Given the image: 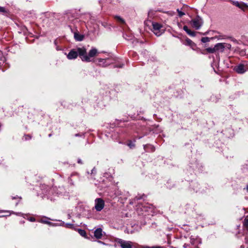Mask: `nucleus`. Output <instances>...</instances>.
I'll return each instance as SVG.
<instances>
[{
    "mask_svg": "<svg viewBox=\"0 0 248 248\" xmlns=\"http://www.w3.org/2000/svg\"><path fill=\"white\" fill-rule=\"evenodd\" d=\"M98 53V51L95 47H92L87 53V49L85 47H77L71 49L67 55L69 60L76 59L79 56L82 61L85 62H92V59Z\"/></svg>",
    "mask_w": 248,
    "mask_h": 248,
    "instance_id": "1",
    "label": "nucleus"
},
{
    "mask_svg": "<svg viewBox=\"0 0 248 248\" xmlns=\"http://www.w3.org/2000/svg\"><path fill=\"white\" fill-rule=\"evenodd\" d=\"M40 187L41 192L39 193V195L42 198H46L51 201L56 200L59 196L62 195L65 190L63 186L51 187L45 184H41Z\"/></svg>",
    "mask_w": 248,
    "mask_h": 248,
    "instance_id": "2",
    "label": "nucleus"
},
{
    "mask_svg": "<svg viewBox=\"0 0 248 248\" xmlns=\"http://www.w3.org/2000/svg\"><path fill=\"white\" fill-rule=\"evenodd\" d=\"M152 25L153 26L152 31L157 36H160L164 32L163 26L160 24L153 22Z\"/></svg>",
    "mask_w": 248,
    "mask_h": 248,
    "instance_id": "3",
    "label": "nucleus"
},
{
    "mask_svg": "<svg viewBox=\"0 0 248 248\" xmlns=\"http://www.w3.org/2000/svg\"><path fill=\"white\" fill-rule=\"evenodd\" d=\"M190 23L193 28L196 30H199L202 26L203 21L200 16H197L195 18L191 20Z\"/></svg>",
    "mask_w": 248,
    "mask_h": 248,
    "instance_id": "4",
    "label": "nucleus"
},
{
    "mask_svg": "<svg viewBox=\"0 0 248 248\" xmlns=\"http://www.w3.org/2000/svg\"><path fill=\"white\" fill-rule=\"evenodd\" d=\"M233 70L238 74H243L248 70L247 64L241 63L235 66Z\"/></svg>",
    "mask_w": 248,
    "mask_h": 248,
    "instance_id": "5",
    "label": "nucleus"
},
{
    "mask_svg": "<svg viewBox=\"0 0 248 248\" xmlns=\"http://www.w3.org/2000/svg\"><path fill=\"white\" fill-rule=\"evenodd\" d=\"M105 202L101 198H97L94 200V209L97 212L101 211L104 207Z\"/></svg>",
    "mask_w": 248,
    "mask_h": 248,
    "instance_id": "6",
    "label": "nucleus"
},
{
    "mask_svg": "<svg viewBox=\"0 0 248 248\" xmlns=\"http://www.w3.org/2000/svg\"><path fill=\"white\" fill-rule=\"evenodd\" d=\"M98 64L102 67H106L112 63V60L110 58L101 59L99 58L96 60Z\"/></svg>",
    "mask_w": 248,
    "mask_h": 248,
    "instance_id": "7",
    "label": "nucleus"
},
{
    "mask_svg": "<svg viewBox=\"0 0 248 248\" xmlns=\"http://www.w3.org/2000/svg\"><path fill=\"white\" fill-rule=\"evenodd\" d=\"M117 242L120 245L121 248H132V243L131 241L119 239Z\"/></svg>",
    "mask_w": 248,
    "mask_h": 248,
    "instance_id": "8",
    "label": "nucleus"
},
{
    "mask_svg": "<svg viewBox=\"0 0 248 248\" xmlns=\"http://www.w3.org/2000/svg\"><path fill=\"white\" fill-rule=\"evenodd\" d=\"M140 207L143 212H147L148 214L152 213L153 210V206L149 204L141 205V207L140 206ZM142 214H144V213H142Z\"/></svg>",
    "mask_w": 248,
    "mask_h": 248,
    "instance_id": "9",
    "label": "nucleus"
},
{
    "mask_svg": "<svg viewBox=\"0 0 248 248\" xmlns=\"http://www.w3.org/2000/svg\"><path fill=\"white\" fill-rule=\"evenodd\" d=\"M225 44L224 43H217L215 46V49L216 51V53H222L224 51L225 48Z\"/></svg>",
    "mask_w": 248,
    "mask_h": 248,
    "instance_id": "10",
    "label": "nucleus"
},
{
    "mask_svg": "<svg viewBox=\"0 0 248 248\" xmlns=\"http://www.w3.org/2000/svg\"><path fill=\"white\" fill-rule=\"evenodd\" d=\"M190 188L193 192H198L200 190V184L197 182H192L190 185Z\"/></svg>",
    "mask_w": 248,
    "mask_h": 248,
    "instance_id": "11",
    "label": "nucleus"
},
{
    "mask_svg": "<svg viewBox=\"0 0 248 248\" xmlns=\"http://www.w3.org/2000/svg\"><path fill=\"white\" fill-rule=\"evenodd\" d=\"M94 235L97 239H100L102 236V230L100 228L96 229L94 232Z\"/></svg>",
    "mask_w": 248,
    "mask_h": 248,
    "instance_id": "12",
    "label": "nucleus"
},
{
    "mask_svg": "<svg viewBox=\"0 0 248 248\" xmlns=\"http://www.w3.org/2000/svg\"><path fill=\"white\" fill-rule=\"evenodd\" d=\"M144 149L147 152H153L155 150V148L152 145L147 144L144 146Z\"/></svg>",
    "mask_w": 248,
    "mask_h": 248,
    "instance_id": "13",
    "label": "nucleus"
},
{
    "mask_svg": "<svg viewBox=\"0 0 248 248\" xmlns=\"http://www.w3.org/2000/svg\"><path fill=\"white\" fill-rule=\"evenodd\" d=\"M183 29L189 35L191 36H196V32L189 30L186 26H184Z\"/></svg>",
    "mask_w": 248,
    "mask_h": 248,
    "instance_id": "14",
    "label": "nucleus"
},
{
    "mask_svg": "<svg viewBox=\"0 0 248 248\" xmlns=\"http://www.w3.org/2000/svg\"><path fill=\"white\" fill-rule=\"evenodd\" d=\"M232 3L235 6L239 7V8L244 10L246 6V4L243 2H239L238 1H233Z\"/></svg>",
    "mask_w": 248,
    "mask_h": 248,
    "instance_id": "15",
    "label": "nucleus"
},
{
    "mask_svg": "<svg viewBox=\"0 0 248 248\" xmlns=\"http://www.w3.org/2000/svg\"><path fill=\"white\" fill-rule=\"evenodd\" d=\"M191 243L193 245H200L202 244V239L199 237L191 239Z\"/></svg>",
    "mask_w": 248,
    "mask_h": 248,
    "instance_id": "16",
    "label": "nucleus"
},
{
    "mask_svg": "<svg viewBox=\"0 0 248 248\" xmlns=\"http://www.w3.org/2000/svg\"><path fill=\"white\" fill-rule=\"evenodd\" d=\"M114 18L116 19V20L121 24H125V22L124 20L122 18L121 16H115Z\"/></svg>",
    "mask_w": 248,
    "mask_h": 248,
    "instance_id": "17",
    "label": "nucleus"
},
{
    "mask_svg": "<svg viewBox=\"0 0 248 248\" xmlns=\"http://www.w3.org/2000/svg\"><path fill=\"white\" fill-rule=\"evenodd\" d=\"M74 38L76 41H81L83 39L84 36L76 32L74 33Z\"/></svg>",
    "mask_w": 248,
    "mask_h": 248,
    "instance_id": "18",
    "label": "nucleus"
},
{
    "mask_svg": "<svg viewBox=\"0 0 248 248\" xmlns=\"http://www.w3.org/2000/svg\"><path fill=\"white\" fill-rule=\"evenodd\" d=\"M61 224H62V226H64L66 228L75 229V226L73 224L65 223L63 221H61Z\"/></svg>",
    "mask_w": 248,
    "mask_h": 248,
    "instance_id": "19",
    "label": "nucleus"
},
{
    "mask_svg": "<svg viewBox=\"0 0 248 248\" xmlns=\"http://www.w3.org/2000/svg\"><path fill=\"white\" fill-rule=\"evenodd\" d=\"M4 215H8V216H10L11 214H14L16 215L20 216L22 215L21 213H15L14 212H12L11 213L9 211H3Z\"/></svg>",
    "mask_w": 248,
    "mask_h": 248,
    "instance_id": "20",
    "label": "nucleus"
},
{
    "mask_svg": "<svg viewBox=\"0 0 248 248\" xmlns=\"http://www.w3.org/2000/svg\"><path fill=\"white\" fill-rule=\"evenodd\" d=\"M75 175H78V174L77 173H73L71 175V176L68 178V183L71 186H74V182L71 179V177Z\"/></svg>",
    "mask_w": 248,
    "mask_h": 248,
    "instance_id": "21",
    "label": "nucleus"
},
{
    "mask_svg": "<svg viewBox=\"0 0 248 248\" xmlns=\"http://www.w3.org/2000/svg\"><path fill=\"white\" fill-rule=\"evenodd\" d=\"M206 50L207 52L210 53H216V51L215 49V46H214L213 47H208L206 49Z\"/></svg>",
    "mask_w": 248,
    "mask_h": 248,
    "instance_id": "22",
    "label": "nucleus"
},
{
    "mask_svg": "<svg viewBox=\"0 0 248 248\" xmlns=\"http://www.w3.org/2000/svg\"><path fill=\"white\" fill-rule=\"evenodd\" d=\"M135 140H134V141H132V140H129L128 141L127 143V145L131 149H132L133 148L135 145Z\"/></svg>",
    "mask_w": 248,
    "mask_h": 248,
    "instance_id": "23",
    "label": "nucleus"
},
{
    "mask_svg": "<svg viewBox=\"0 0 248 248\" xmlns=\"http://www.w3.org/2000/svg\"><path fill=\"white\" fill-rule=\"evenodd\" d=\"M173 182L171 181H169L167 182L166 186L169 189H171L174 186Z\"/></svg>",
    "mask_w": 248,
    "mask_h": 248,
    "instance_id": "24",
    "label": "nucleus"
},
{
    "mask_svg": "<svg viewBox=\"0 0 248 248\" xmlns=\"http://www.w3.org/2000/svg\"><path fill=\"white\" fill-rule=\"evenodd\" d=\"M78 232L79 233V234L83 237H86V232L85 230L79 229H78Z\"/></svg>",
    "mask_w": 248,
    "mask_h": 248,
    "instance_id": "25",
    "label": "nucleus"
},
{
    "mask_svg": "<svg viewBox=\"0 0 248 248\" xmlns=\"http://www.w3.org/2000/svg\"><path fill=\"white\" fill-rule=\"evenodd\" d=\"M186 44L189 46H190L191 47H193V46H195V44L194 43H193L192 41L188 38H187L186 40Z\"/></svg>",
    "mask_w": 248,
    "mask_h": 248,
    "instance_id": "26",
    "label": "nucleus"
},
{
    "mask_svg": "<svg viewBox=\"0 0 248 248\" xmlns=\"http://www.w3.org/2000/svg\"><path fill=\"white\" fill-rule=\"evenodd\" d=\"M59 221L60 222V224L53 223V222L49 221L48 225L50 226H53V227H56V226H62V224H61V221L60 220Z\"/></svg>",
    "mask_w": 248,
    "mask_h": 248,
    "instance_id": "27",
    "label": "nucleus"
},
{
    "mask_svg": "<svg viewBox=\"0 0 248 248\" xmlns=\"http://www.w3.org/2000/svg\"><path fill=\"white\" fill-rule=\"evenodd\" d=\"M48 219H49V218H47V217H46V218H44V219H41L39 221V222H41V223H42L46 224H48V223H49V221L47 220Z\"/></svg>",
    "mask_w": 248,
    "mask_h": 248,
    "instance_id": "28",
    "label": "nucleus"
},
{
    "mask_svg": "<svg viewBox=\"0 0 248 248\" xmlns=\"http://www.w3.org/2000/svg\"><path fill=\"white\" fill-rule=\"evenodd\" d=\"M7 11L6 8L4 7L0 6V13H2L3 14L7 13Z\"/></svg>",
    "mask_w": 248,
    "mask_h": 248,
    "instance_id": "29",
    "label": "nucleus"
},
{
    "mask_svg": "<svg viewBox=\"0 0 248 248\" xmlns=\"http://www.w3.org/2000/svg\"><path fill=\"white\" fill-rule=\"evenodd\" d=\"M244 225L245 226V227L248 230V217L245 218L244 222Z\"/></svg>",
    "mask_w": 248,
    "mask_h": 248,
    "instance_id": "30",
    "label": "nucleus"
},
{
    "mask_svg": "<svg viewBox=\"0 0 248 248\" xmlns=\"http://www.w3.org/2000/svg\"><path fill=\"white\" fill-rule=\"evenodd\" d=\"M177 12H178V16L180 17H182V16H183L184 15H185V14L184 12H183L181 11H180L179 9H177Z\"/></svg>",
    "mask_w": 248,
    "mask_h": 248,
    "instance_id": "31",
    "label": "nucleus"
},
{
    "mask_svg": "<svg viewBox=\"0 0 248 248\" xmlns=\"http://www.w3.org/2000/svg\"><path fill=\"white\" fill-rule=\"evenodd\" d=\"M202 42L203 43H206L209 41V38L207 37H203L202 38Z\"/></svg>",
    "mask_w": 248,
    "mask_h": 248,
    "instance_id": "32",
    "label": "nucleus"
},
{
    "mask_svg": "<svg viewBox=\"0 0 248 248\" xmlns=\"http://www.w3.org/2000/svg\"><path fill=\"white\" fill-rule=\"evenodd\" d=\"M216 38H217L218 40H222L225 39V36L223 35H218L215 37Z\"/></svg>",
    "mask_w": 248,
    "mask_h": 248,
    "instance_id": "33",
    "label": "nucleus"
},
{
    "mask_svg": "<svg viewBox=\"0 0 248 248\" xmlns=\"http://www.w3.org/2000/svg\"><path fill=\"white\" fill-rule=\"evenodd\" d=\"M71 15H72V13H70V12H69V13H67V14H66V17L68 18V19L70 21H72L73 19H71V18H70V16Z\"/></svg>",
    "mask_w": 248,
    "mask_h": 248,
    "instance_id": "34",
    "label": "nucleus"
},
{
    "mask_svg": "<svg viewBox=\"0 0 248 248\" xmlns=\"http://www.w3.org/2000/svg\"><path fill=\"white\" fill-rule=\"evenodd\" d=\"M24 138L26 140H30L31 139V137L29 135H25Z\"/></svg>",
    "mask_w": 248,
    "mask_h": 248,
    "instance_id": "35",
    "label": "nucleus"
},
{
    "mask_svg": "<svg viewBox=\"0 0 248 248\" xmlns=\"http://www.w3.org/2000/svg\"><path fill=\"white\" fill-rule=\"evenodd\" d=\"M28 220H29L31 222H34V221H36L35 218L34 217H30L28 218Z\"/></svg>",
    "mask_w": 248,
    "mask_h": 248,
    "instance_id": "36",
    "label": "nucleus"
},
{
    "mask_svg": "<svg viewBox=\"0 0 248 248\" xmlns=\"http://www.w3.org/2000/svg\"><path fill=\"white\" fill-rule=\"evenodd\" d=\"M96 173V170L95 168H93L91 170V174L95 175Z\"/></svg>",
    "mask_w": 248,
    "mask_h": 248,
    "instance_id": "37",
    "label": "nucleus"
},
{
    "mask_svg": "<svg viewBox=\"0 0 248 248\" xmlns=\"http://www.w3.org/2000/svg\"><path fill=\"white\" fill-rule=\"evenodd\" d=\"M84 135V133H82L81 134H79V133H78V134H75V137H81V136H83Z\"/></svg>",
    "mask_w": 248,
    "mask_h": 248,
    "instance_id": "38",
    "label": "nucleus"
},
{
    "mask_svg": "<svg viewBox=\"0 0 248 248\" xmlns=\"http://www.w3.org/2000/svg\"><path fill=\"white\" fill-rule=\"evenodd\" d=\"M7 216H8V215H4L3 211L0 212V217Z\"/></svg>",
    "mask_w": 248,
    "mask_h": 248,
    "instance_id": "39",
    "label": "nucleus"
},
{
    "mask_svg": "<svg viewBox=\"0 0 248 248\" xmlns=\"http://www.w3.org/2000/svg\"><path fill=\"white\" fill-rule=\"evenodd\" d=\"M123 66V64H117L114 67H119V68H122Z\"/></svg>",
    "mask_w": 248,
    "mask_h": 248,
    "instance_id": "40",
    "label": "nucleus"
},
{
    "mask_svg": "<svg viewBox=\"0 0 248 248\" xmlns=\"http://www.w3.org/2000/svg\"><path fill=\"white\" fill-rule=\"evenodd\" d=\"M141 248H153V247H149L147 246H141Z\"/></svg>",
    "mask_w": 248,
    "mask_h": 248,
    "instance_id": "41",
    "label": "nucleus"
},
{
    "mask_svg": "<svg viewBox=\"0 0 248 248\" xmlns=\"http://www.w3.org/2000/svg\"><path fill=\"white\" fill-rule=\"evenodd\" d=\"M100 244H101L102 245H107V244H106V243H105L104 242H102V241H97Z\"/></svg>",
    "mask_w": 248,
    "mask_h": 248,
    "instance_id": "42",
    "label": "nucleus"
},
{
    "mask_svg": "<svg viewBox=\"0 0 248 248\" xmlns=\"http://www.w3.org/2000/svg\"><path fill=\"white\" fill-rule=\"evenodd\" d=\"M78 163H79V164H82V160H81L80 159H78Z\"/></svg>",
    "mask_w": 248,
    "mask_h": 248,
    "instance_id": "43",
    "label": "nucleus"
},
{
    "mask_svg": "<svg viewBox=\"0 0 248 248\" xmlns=\"http://www.w3.org/2000/svg\"><path fill=\"white\" fill-rule=\"evenodd\" d=\"M153 248H162L160 246H153Z\"/></svg>",
    "mask_w": 248,
    "mask_h": 248,
    "instance_id": "44",
    "label": "nucleus"
},
{
    "mask_svg": "<svg viewBox=\"0 0 248 248\" xmlns=\"http://www.w3.org/2000/svg\"><path fill=\"white\" fill-rule=\"evenodd\" d=\"M126 36H127V35H126V34H123V37H124L125 39H126Z\"/></svg>",
    "mask_w": 248,
    "mask_h": 248,
    "instance_id": "45",
    "label": "nucleus"
},
{
    "mask_svg": "<svg viewBox=\"0 0 248 248\" xmlns=\"http://www.w3.org/2000/svg\"><path fill=\"white\" fill-rule=\"evenodd\" d=\"M68 218L69 219H70V218H71V216H70V214H68Z\"/></svg>",
    "mask_w": 248,
    "mask_h": 248,
    "instance_id": "46",
    "label": "nucleus"
},
{
    "mask_svg": "<svg viewBox=\"0 0 248 248\" xmlns=\"http://www.w3.org/2000/svg\"><path fill=\"white\" fill-rule=\"evenodd\" d=\"M227 46H228V47H230L231 46V45H230V44H227Z\"/></svg>",
    "mask_w": 248,
    "mask_h": 248,
    "instance_id": "47",
    "label": "nucleus"
},
{
    "mask_svg": "<svg viewBox=\"0 0 248 248\" xmlns=\"http://www.w3.org/2000/svg\"><path fill=\"white\" fill-rule=\"evenodd\" d=\"M247 188V191L248 192V185L247 186V188Z\"/></svg>",
    "mask_w": 248,
    "mask_h": 248,
    "instance_id": "48",
    "label": "nucleus"
},
{
    "mask_svg": "<svg viewBox=\"0 0 248 248\" xmlns=\"http://www.w3.org/2000/svg\"><path fill=\"white\" fill-rule=\"evenodd\" d=\"M24 223V221H20V223Z\"/></svg>",
    "mask_w": 248,
    "mask_h": 248,
    "instance_id": "49",
    "label": "nucleus"
},
{
    "mask_svg": "<svg viewBox=\"0 0 248 248\" xmlns=\"http://www.w3.org/2000/svg\"><path fill=\"white\" fill-rule=\"evenodd\" d=\"M16 199V197H13V199Z\"/></svg>",
    "mask_w": 248,
    "mask_h": 248,
    "instance_id": "50",
    "label": "nucleus"
},
{
    "mask_svg": "<svg viewBox=\"0 0 248 248\" xmlns=\"http://www.w3.org/2000/svg\"><path fill=\"white\" fill-rule=\"evenodd\" d=\"M87 173L88 174H89V171H87Z\"/></svg>",
    "mask_w": 248,
    "mask_h": 248,
    "instance_id": "51",
    "label": "nucleus"
},
{
    "mask_svg": "<svg viewBox=\"0 0 248 248\" xmlns=\"http://www.w3.org/2000/svg\"><path fill=\"white\" fill-rule=\"evenodd\" d=\"M197 248H199L198 247H197Z\"/></svg>",
    "mask_w": 248,
    "mask_h": 248,
    "instance_id": "52",
    "label": "nucleus"
}]
</instances>
